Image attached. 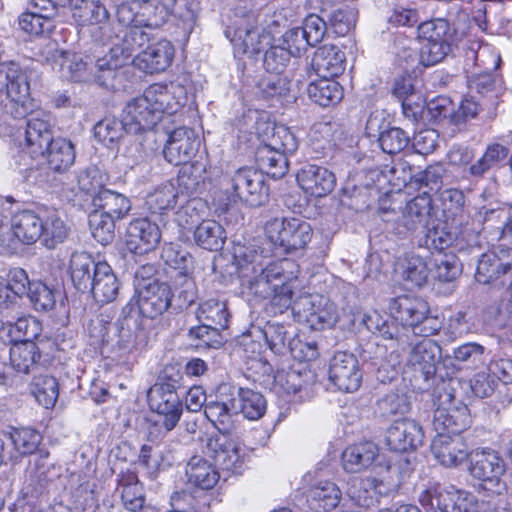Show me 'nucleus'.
<instances>
[{
  "instance_id": "34",
  "label": "nucleus",
  "mask_w": 512,
  "mask_h": 512,
  "mask_svg": "<svg viewBox=\"0 0 512 512\" xmlns=\"http://www.w3.org/2000/svg\"><path fill=\"white\" fill-rule=\"evenodd\" d=\"M255 161L262 174L279 179L286 175L289 169L287 154L261 144L255 151Z\"/></svg>"
},
{
  "instance_id": "15",
  "label": "nucleus",
  "mask_w": 512,
  "mask_h": 512,
  "mask_svg": "<svg viewBox=\"0 0 512 512\" xmlns=\"http://www.w3.org/2000/svg\"><path fill=\"white\" fill-rule=\"evenodd\" d=\"M200 140L195 131L188 127L174 129L163 149V156L173 165H184L196 154Z\"/></svg>"
},
{
  "instance_id": "26",
  "label": "nucleus",
  "mask_w": 512,
  "mask_h": 512,
  "mask_svg": "<svg viewBox=\"0 0 512 512\" xmlns=\"http://www.w3.org/2000/svg\"><path fill=\"white\" fill-rule=\"evenodd\" d=\"M43 210H22L12 216L13 233L24 244H33L43 235Z\"/></svg>"
},
{
  "instance_id": "20",
  "label": "nucleus",
  "mask_w": 512,
  "mask_h": 512,
  "mask_svg": "<svg viewBox=\"0 0 512 512\" xmlns=\"http://www.w3.org/2000/svg\"><path fill=\"white\" fill-rule=\"evenodd\" d=\"M388 309L390 316L401 323L400 327L408 326L411 330L426 313H430L426 301L410 295H401L390 299Z\"/></svg>"
},
{
  "instance_id": "63",
  "label": "nucleus",
  "mask_w": 512,
  "mask_h": 512,
  "mask_svg": "<svg viewBox=\"0 0 512 512\" xmlns=\"http://www.w3.org/2000/svg\"><path fill=\"white\" fill-rule=\"evenodd\" d=\"M221 329L214 324L201 323L189 329L188 338L197 347L218 348L222 345Z\"/></svg>"
},
{
  "instance_id": "60",
  "label": "nucleus",
  "mask_w": 512,
  "mask_h": 512,
  "mask_svg": "<svg viewBox=\"0 0 512 512\" xmlns=\"http://www.w3.org/2000/svg\"><path fill=\"white\" fill-rule=\"evenodd\" d=\"M341 495L342 493L337 485L330 481L320 482L309 491V499L325 511L337 507Z\"/></svg>"
},
{
  "instance_id": "64",
  "label": "nucleus",
  "mask_w": 512,
  "mask_h": 512,
  "mask_svg": "<svg viewBox=\"0 0 512 512\" xmlns=\"http://www.w3.org/2000/svg\"><path fill=\"white\" fill-rule=\"evenodd\" d=\"M115 219L94 211L89 216L93 238L102 245L110 244L115 238Z\"/></svg>"
},
{
  "instance_id": "12",
  "label": "nucleus",
  "mask_w": 512,
  "mask_h": 512,
  "mask_svg": "<svg viewBox=\"0 0 512 512\" xmlns=\"http://www.w3.org/2000/svg\"><path fill=\"white\" fill-rule=\"evenodd\" d=\"M329 380L343 392L357 391L362 381L358 359L347 351L336 352L329 364Z\"/></svg>"
},
{
  "instance_id": "55",
  "label": "nucleus",
  "mask_w": 512,
  "mask_h": 512,
  "mask_svg": "<svg viewBox=\"0 0 512 512\" xmlns=\"http://www.w3.org/2000/svg\"><path fill=\"white\" fill-rule=\"evenodd\" d=\"M31 392L40 405L52 408L59 396V384L53 376H35L31 384Z\"/></svg>"
},
{
  "instance_id": "25",
  "label": "nucleus",
  "mask_w": 512,
  "mask_h": 512,
  "mask_svg": "<svg viewBox=\"0 0 512 512\" xmlns=\"http://www.w3.org/2000/svg\"><path fill=\"white\" fill-rule=\"evenodd\" d=\"M52 124L47 116L32 114L27 120L25 143L33 155H45V149L54 140Z\"/></svg>"
},
{
  "instance_id": "28",
  "label": "nucleus",
  "mask_w": 512,
  "mask_h": 512,
  "mask_svg": "<svg viewBox=\"0 0 512 512\" xmlns=\"http://www.w3.org/2000/svg\"><path fill=\"white\" fill-rule=\"evenodd\" d=\"M207 448L215 465L219 466L222 470L240 473L243 461L239 454V449L233 441L212 437L208 440Z\"/></svg>"
},
{
  "instance_id": "35",
  "label": "nucleus",
  "mask_w": 512,
  "mask_h": 512,
  "mask_svg": "<svg viewBox=\"0 0 512 512\" xmlns=\"http://www.w3.org/2000/svg\"><path fill=\"white\" fill-rule=\"evenodd\" d=\"M48 166L57 173L68 171L75 162L74 144L66 138H55L45 149Z\"/></svg>"
},
{
  "instance_id": "54",
  "label": "nucleus",
  "mask_w": 512,
  "mask_h": 512,
  "mask_svg": "<svg viewBox=\"0 0 512 512\" xmlns=\"http://www.w3.org/2000/svg\"><path fill=\"white\" fill-rule=\"evenodd\" d=\"M398 269L404 281L421 287L428 278V268L424 259L415 254H408L398 263Z\"/></svg>"
},
{
  "instance_id": "51",
  "label": "nucleus",
  "mask_w": 512,
  "mask_h": 512,
  "mask_svg": "<svg viewBox=\"0 0 512 512\" xmlns=\"http://www.w3.org/2000/svg\"><path fill=\"white\" fill-rule=\"evenodd\" d=\"M169 16H174L182 23L185 31L191 32L195 27L201 10L199 0H166Z\"/></svg>"
},
{
  "instance_id": "5",
  "label": "nucleus",
  "mask_w": 512,
  "mask_h": 512,
  "mask_svg": "<svg viewBox=\"0 0 512 512\" xmlns=\"http://www.w3.org/2000/svg\"><path fill=\"white\" fill-rule=\"evenodd\" d=\"M264 230L271 244L286 254L305 250L313 238L310 223L296 217L272 218Z\"/></svg>"
},
{
  "instance_id": "6",
  "label": "nucleus",
  "mask_w": 512,
  "mask_h": 512,
  "mask_svg": "<svg viewBox=\"0 0 512 512\" xmlns=\"http://www.w3.org/2000/svg\"><path fill=\"white\" fill-rule=\"evenodd\" d=\"M93 39L103 45H111L112 57L125 62L151 39L150 33L139 25L127 28L104 24L91 29Z\"/></svg>"
},
{
  "instance_id": "14",
  "label": "nucleus",
  "mask_w": 512,
  "mask_h": 512,
  "mask_svg": "<svg viewBox=\"0 0 512 512\" xmlns=\"http://www.w3.org/2000/svg\"><path fill=\"white\" fill-rule=\"evenodd\" d=\"M432 211V198L427 192L408 201L396 222L395 233L406 237L427 226Z\"/></svg>"
},
{
  "instance_id": "8",
  "label": "nucleus",
  "mask_w": 512,
  "mask_h": 512,
  "mask_svg": "<svg viewBox=\"0 0 512 512\" xmlns=\"http://www.w3.org/2000/svg\"><path fill=\"white\" fill-rule=\"evenodd\" d=\"M234 386L222 384L217 390L215 400L207 402L204 415L224 436H232L239 428L240 416L235 400Z\"/></svg>"
},
{
  "instance_id": "10",
  "label": "nucleus",
  "mask_w": 512,
  "mask_h": 512,
  "mask_svg": "<svg viewBox=\"0 0 512 512\" xmlns=\"http://www.w3.org/2000/svg\"><path fill=\"white\" fill-rule=\"evenodd\" d=\"M409 348L407 366L413 371L416 379H422L427 387L436 376L437 366L441 359V347L432 339H422L409 344L401 350Z\"/></svg>"
},
{
  "instance_id": "37",
  "label": "nucleus",
  "mask_w": 512,
  "mask_h": 512,
  "mask_svg": "<svg viewBox=\"0 0 512 512\" xmlns=\"http://www.w3.org/2000/svg\"><path fill=\"white\" fill-rule=\"evenodd\" d=\"M39 322L33 317H20L16 322H8L0 328V340L4 343L33 341L39 334Z\"/></svg>"
},
{
  "instance_id": "22",
  "label": "nucleus",
  "mask_w": 512,
  "mask_h": 512,
  "mask_svg": "<svg viewBox=\"0 0 512 512\" xmlns=\"http://www.w3.org/2000/svg\"><path fill=\"white\" fill-rule=\"evenodd\" d=\"M431 452L446 467H456L468 456L466 444L460 435L436 434L431 444Z\"/></svg>"
},
{
  "instance_id": "7",
  "label": "nucleus",
  "mask_w": 512,
  "mask_h": 512,
  "mask_svg": "<svg viewBox=\"0 0 512 512\" xmlns=\"http://www.w3.org/2000/svg\"><path fill=\"white\" fill-rule=\"evenodd\" d=\"M449 386L443 381L434 391L439 404L433 414L432 426L436 434L460 435L471 423L469 409L462 402L454 403V394Z\"/></svg>"
},
{
  "instance_id": "42",
  "label": "nucleus",
  "mask_w": 512,
  "mask_h": 512,
  "mask_svg": "<svg viewBox=\"0 0 512 512\" xmlns=\"http://www.w3.org/2000/svg\"><path fill=\"white\" fill-rule=\"evenodd\" d=\"M41 358V353L34 341L11 343L10 363L18 373L28 374Z\"/></svg>"
},
{
  "instance_id": "61",
  "label": "nucleus",
  "mask_w": 512,
  "mask_h": 512,
  "mask_svg": "<svg viewBox=\"0 0 512 512\" xmlns=\"http://www.w3.org/2000/svg\"><path fill=\"white\" fill-rule=\"evenodd\" d=\"M180 197L175 187L167 183L158 187L146 197V205L152 213H161L164 210L174 208Z\"/></svg>"
},
{
  "instance_id": "29",
  "label": "nucleus",
  "mask_w": 512,
  "mask_h": 512,
  "mask_svg": "<svg viewBox=\"0 0 512 512\" xmlns=\"http://www.w3.org/2000/svg\"><path fill=\"white\" fill-rule=\"evenodd\" d=\"M88 292L94 300L100 304H108L115 301L119 295L120 283L113 269L107 262L100 263V269L96 277L92 278Z\"/></svg>"
},
{
  "instance_id": "40",
  "label": "nucleus",
  "mask_w": 512,
  "mask_h": 512,
  "mask_svg": "<svg viewBox=\"0 0 512 512\" xmlns=\"http://www.w3.org/2000/svg\"><path fill=\"white\" fill-rule=\"evenodd\" d=\"M118 488L122 489L121 500L127 510L137 512L144 507L143 486L136 473L132 471L121 473L118 478Z\"/></svg>"
},
{
  "instance_id": "41",
  "label": "nucleus",
  "mask_w": 512,
  "mask_h": 512,
  "mask_svg": "<svg viewBox=\"0 0 512 512\" xmlns=\"http://www.w3.org/2000/svg\"><path fill=\"white\" fill-rule=\"evenodd\" d=\"M238 415L241 413L249 420H258L266 412V399L260 392L249 388L234 386Z\"/></svg>"
},
{
  "instance_id": "46",
  "label": "nucleus",
  "mask_w": 512,
  "mask_h": 512,
  "mask_svg": "<svg viewBox=\"0 0 512 512\" xmlns=\"http://www.w3.org/2000/svg\"><path fill=\"white\" fill-rule=\"evenodd\" d=\"M453 359L460 369L477 370L486 365V348L476 342L464 343L453 350Z\"/></svg>"
},
{
  "instance_id": "3",
  "label": "nucleus",
  "mask_w": 512,
  "mask_h": 512,
  "mask_svg": "<svg viewBox=\"0 0 512 512\" xmlns=\"http://www.w3.org/2000/svg\"><path fill=\"white\" fill-rule=\"evenodd\" d=\"M259 17L257 11L236 9L232 25L225 30L235 55H257L272 43L273 36L270 31L260 27Z\"/></svg>"
},
{
  "instance_id": "2",
  "label": "nucleus",
  "mask_w": 512,
  "mask_h": 512,
  "mask_svg": "<svg viewBox=\"0 0 512 512\" xmlns=\"http://www.w3.org/2000/svg\"><path fill=\"white\" fill-rule=\"evenodd\" d=\"M170 100V92L158 84L151 85L141 96L130 100L122 111L128 133L151 131L161 120L163 113H175L177 108L171 105Z\"/></svg>"
},
{
  "instance_id": "58",
  "label": "nucleus",
  "mask_w": 512,
  "mask_h": 512,
  "mask_svg": "<svg viewBox=\"0 0 512 512\" xmlns=\"http://www.w3.org/2000/svg\"><path fill=\"white\" fill-rule=\"evenodd\" d=\"M161 259L165 264L175 271L181 277L187 276L192 267L193 258L188 251L181 246L173 243L165 244L162 248Z\"/></svg>"
},
{
  "instance_id": "11",
  "label": "nucleus",
  "mask_w": 512,
  "mask_h": 512,
  "mask_svg": "<svg viewBox=\"0 0 512 512\" xmlns=\"http://www.w3.org/2000/svg\"><path fill=\"white\" fill-rule=\"evenodd\" d=\"M506 277H512V248L499 246L480 256L475 273L477 282L502 285Z\"/></svg>"
},
{
  "instance_id": "49",
  "label": "nucleus",
  "mask_w": 512,
  "mask_h": 512,
  "mask_svg": "<svg viewBox=\"0 0 512 512\" xmlns=\"http://www.w3.org/2000/svg\"><path fill=\"white\" fill-rule=\"evenodd\" d=\"M128 133L126 120L107 116L94 125V137L106 146L118 143Z\"/></svg>"
},
{
  "instance_id": "52",
  "label": "nucleus",
  "mask_w": 512,
  "mask_h": 512,
  "mask_svg": "<svg viewBox=\"0 0 512 512\" xmlns=\"http://www.w3.org/2000/svg\"><path fill=\"white\" fill-rule=\"evenodd\" d=\"M296 268L297 265L294 261L285 258L270 262L261 268V273L279 289L284 285H292L297 279Z\"/></svg>"
},
{
  "instance_id": "16",
  "label": "nucleus",
  "mask_w": 512,
  "mask_h": 512,
  "mask_svg": "<svg viewBox=\"0 0 512 512\" xmlns=\"http://www.w3.org/2000/svg\"><path fill=\"white\" fill-rule=\"evenodd\" d=\"M138 308L143 317L154 319L171 309L172 290L167 283L150 281L139 284Z\"/></svg>"
},
{
  "instance_id": "24",
  "label": "nucleus",
  "mask_w": 512,
  "mask_h": 512,
  "mask_svg": "<svg viewBox=\"0 0 512 512\" xmlns=\"http://www.w3.org/2000/svg\"><path fill=\"white\" fill-rule=\"evenodd\" d=\"M379 447L372 441H363L348 446L342 453L343 469L349 473H360L370 468L379 457Z\"/></svg>"
},
{
  "instance_id": "48",
  "label": "nucleus",
  "mask_w": 512,
  "mask_h": 512,
  "mask_svg": "<svg viewBox=\"0 0 512 512\" xmlns=\"http://www.w3.org/2000/svg\"><path fill=\"white\" fill-rule=\"evenodd\" d=\"M92 66L90 57L84 59L79 54L66 53L61 63V74L74 82H88L92 80Z\"/></svg>"
},
{
  "instance_id": "39",
  "label": "nucleus",
  "mask_w": 512,
  "mask_h": 512,
  "mask_svg": "<svg viewBox=\"0 0 512 512\" xmlns=\"http://www.w3.org/2000/svg\"><path fill=\"white\" fill-rule=\"evenodd\" d=\"M189 483L203 490L212 489L219 481L218 471L201 456H193L186 466Z\"/></svg>"
},
{
  "instance_id": "57",
  "label": "nucleus",
  "mask_w": 512,
  "mask_h": 512,
  "mask_svg": "<svg viewBox=\"0 0 512 512\" xmlns=\"http://www.w3.org/2000/svg\"><path fill=\"white\" fill-rule=\"evenodd\" d=\"M73 17L80 25H94L93 28L110 24L107 22L109 12L98 0H85V3L73 12Z\"/></svg>"
},
{
  "instance_id": "59",
  "label": "nucleus",
  "mask_w": 512,
  "mask_h": 512,
  "mask_svg": "<svg viewBox=\"0 0 512 512\" xmlns=\"http://www.w3.org/2000/svg\"><path fill=\"white\" fill-rule=\"evenodd\" d=\"M166 0L153 3L150 0H141L140 25L144 28L156 29L164 25L169 18V9Z\"/></svg>"
},
{
  "instance_id": "23",
  "label": "nucleus",
  "mask_w": 512,
  "mask_h": 512,
  "mask_svg": "<svg viewBox=\"0 0 512 512\" xmlns=\"http://www.w3.org/2000/svg\"><path fill=\"white\" fill-rule=\"evenodd\" d=\"M361 323L372 333H377L384 339L395 342L398 348H404L409 344V330L400 327L395 320L384 316L378 311L364 314Z\"/></svg>"
},
{
  "instance_id": "17",
  "label": "nucleus",
  "mask_w": 512,
  "mask_h": 512,
  "mask_svg": "<svg viewBox=\"0 0 512 512\" xmlns=\"http://www.w3.org/2000/svg\"><path fill=\"white\" fill-rule=\"evenodd\" d=\"M386 444L395 452L415 451L422 445V426L413 419L404 418L393 422L386 431Z\"/></svg>"
},
{
  "instance_id": "9",
  "label": "nucleus",
  "mask_w": 512,
  "mask_h": 512,
  "mask_svg": "<svg viewBox=\"0 0 512 512\" xmlns=\"http://www.w3.org/2000/svg\"><path fill=\"white\" fill-rule=\"evenodd\" d=\"M470 474L482 481V488L492 494L501 495L506 483L501 479L505 464L499 454L491 449L477 450L470 454Z\"/></svg>"
},
{
  "instance_id": "43",
  "label": "nucleus",
  "mask_w": 512,
  "mask_h": 512,
  "mask_svg": "<svg viewBox=\"0 0 512 512\" xmlns=\"http://www.w3.org/2000/svg\"><path fill=\"white\" fill-rule=\"evenodd\" d=\"M43 235L40 240L48 249H54L68 236V227L55 210H43Z\"/></svg>"
},
{
  "instance_id": "53",
  "label": "nucleus",
  "mask_w": 512,
  "mask_h": 512,
  "mask_svg": "<svg viewBox=\"0 0 512 512\" xmlns=\"http://www.w3.org/2000/svg\"><path fill=\"white\" fill-rule=\"evenodd\" d=\"M289 327L278 322H267L263 329V335L269 348L275 354H284L287 351H293L292 336L293 333L289 331Z\"/></svg>"
},
{
  "instance_id": "19",
  "label": "nucleus",
  "mask_w": 512,
  "mask_h": 512,
  "mask_svg": "<svg viewBox=\"0 0 512 512\" xmlns=\"http://www.w3.org/2000/svg\"><path fill=\"white\" fill-rule=\"evenodd\" d=\"M299 186L314 197H325L336 185V177L329 169L315 164H306L296 175Z\"/></svg>"
},
{
  "instance_id": "4",
  "label": "nucleus",
  "mask_w": 512,
  "mask_h": 512,
  "mask_svg": "<svg viewBox=\"0 0 512 512\" xmlns=\"http://www.w3.org/2000/svg\"><path fill=\"white\" fill-rule=\"evenodd\" d=\"M418 34L427 40L419 53V62L425 67L436 65L445 59L459 40L457 30L444 18L422 22L418 26Z\"/></svg>"
},
{
  "instance_id": "50",
  "label": "nucleus",
  "mask_w": 512,
  "mask_h": 512,
  "mask_svg": "<svg viewBox=\"0 0 512 512\" xmlns=\"http://www.w3.org/2000/svg\"><path fill=\"white\" fill-rule=\"evenodd\" d=\"M123 61L112 57L109 53L93 62L92 79L102 87L107 89L116 88V77Z\"/></svg>"
},
{
  "instance_id": "38",
  "label": "nucleus",
  "mask_w": 512,
  "mask_h": 512,
  "mask_svg": "<svg viewBox=\"0 0 512 512\" xmlns=\"http://www.w3.org/2000/svg\"><path fill=\"white\" fill-rule=\"evenodd\" d=\"M334 77H320L308 85L309 98L322 107L333 106L343 98L342 86Z\"/></svg>"
},
{
  "instance_id": "56",
  "label": "nucleus",
  "mask_w": 512,
  "mask_h": 512,
  "mask_svg": "<svg viewBox=\"0 0 512 512\" xmlns=\"http://www.w3.org/2000/svg\"><path fill=\"white\" fill-rule=\"evenodd\" d=\"M508 154L509 149L507 147L498 143L491 144L486 148L483 156L470 165L468 172L472 177H483L486 172L506 159Z\"/></svg>"
},
{
  "instance_id": "45",
  "label": "nucleus",
  "mask_w": 512,
  "mask_h": 512,
  "mask_svg": "<svg viewBox=\"0 0 512 512\" xmlns=\"http://www.w3.org/2000/svg\"><path fill=\"white\" fill-rule=\"evenodd\" d=\"M326 24L330 32L345 36L355 26L357 12L349 6L323 7Z\"/></svg>"
},
{
  "instance_id": "33",
  "label": "nucleus",
  "mask_w": 512,
  "mask_h": 512,
  "mask_svg": "<svg viewBox=\"0 0 512 512\" xmlns=\"http://www.w3.org/2000/svg\"><path fill=\"white\" fill-rule=\"evenodd\" d=\"M304 305L310 306L306 320L315 329L332 328L339 320L337 306L327 298H306Z\"/></svg>"
},
{
  "instance_id": "18",
  "label": "nucleus",
  "mask_w": 512,
  "mask_h": 512,
  "mask_svg": "<svg viewBox=\"0 0 512 512\" xmlns=\"http://www.w3.org/2000/svg\"><path fill=\"white\" fill-rule=\"evenodd\" d=\"M161 240V232L158 225L148 218L132 220L125 232V244L127 249L134 254H146L153 251Z\"/></svg>"
},
{
  "instance_id": "47",
  "label": "nucleus",
  "mask_w": 512,
  "mask_h": 512,
  "mask_svg": "<svg viewBox=\"0 0 512 512\" xmlns=\"http://www.w3.org/2000/svg\"><path fill=\"white\" fill-rule=\"evenodd\" d=\"M194 239L198 246L209 250L222 249L226 239L224 228L215 220H203L194 231Z\"/></svg>"
},
{
  "instance_id": "13",
  "label": "nucleus",
  "mask_w": 512,
  "mask_h": 512,
  "mask_svg": "<svg viewBox=\"0 0 512 512\" xmlns=\"http://www.w3.org/2000/svg\"><path fill=\"white\" fill-rule=\"evenodd\" d=\"M180 392L164 386H152L147 394L150 408L163 416L162 425L166 431L173 430L183 413Z\"/></svg>"
},
{
  "instance_id": "1",
  "label": "nucleus",
  "mask_w": 512,
  "mask_h": 512,
  "mask_svg": "<svg viewBox=\"0 0 512 512\" xmlns=\"http://www.w3.org/2000/svg\"><path fill=\"white\" fill-rule=\"evenodd\" d=\"M29 96L27 72L14 61L0 63V136L11 133L10 119L28 114Z\"/></svg>"
},
{
  "instance_id": "36",
  "label": "nucleus",
  "mask_w": 512,
  "mask_h": 512,
  "mask_svg": "<svg viewBox=\"0 0 512 512\" xmlns=\"http://www.w3.org/2000/svg\"><path fill=\"white\" fill-rule=\"evenodd\" d=\"M92 204L95 211L115 220L126 217L131 209L130 200L126 196L109 189L95 195Z\"/></svg>"
},
{
  "instance_id": "44",
  "label": "nucleus",
  "mask_w": 512,
  "mask_h": 512,
  "mask_svg": "<svg viewBox=\"0 0 512 512\" xmlns=\"http://www.w3.org/2000/svg\"><path fill=\"white\" fill-rule=\"evenodd\" d=\"M196 317L200 323L214 324L220 328H228L231 314L227 303L218 298H210L200 302Z\"/></svg>"
},
{
  "instance_id": "30",
  "label": "nucleus",
  "mask_w": 512,
  "mask_h": 512,
  "mask_svg": "<svg viewBox=\"0 0 512 512\" xmlns=\"http://www.w3.org/2000/svg\"><path fill=\"white\" fill-rule=\"evenodd\" d=\"M346 58L335 45L319 47L312 58L311 66L319 77H336L344 70Z\"/></svg>"
},
{
  "instance_id": "32",
  "label": "nucleus",
  "mask_w": 512,
  "mask_h": 512,
  "mask_svg": "<svg viewBox=\"0 0 512 512\" xmlns=\"http://www.w3.org/2000/svg\"><path fill=\"white\" fill-rule=\"evenodd\" d=\"M206 164L201 161L181 165L177 175L178 193L181 197H191L205 188Z\"/></svg>"
},
{
  "instance_id": "62",
  "label": "nucleus",
  "mask_w": 512,
  "mask_h": 512,
  "mask_svg": "<svg viewBox=\"0 0 512 512\" xmlns=\"http://www.w3.org/2000/svg\"><path fill=\"white\" fill-rule=\"evenodd\" d=\"M258 89L263 99L286 98L290 92V81L281 73H270L261 78Z\"/></svg>"
},
{
  "instance_id": "31",
  "label": "nucleus",
  "mask_w": 512,
  "mask_h": 512,
  "mask_svg": "<svg viewBox=\"0 0 512 512\" xmlns=\"http://www.w3.org/2000/svg\"><path fill=\"white\" fill-rule=\"evenodd\" d=\"M463 50L466 71L495 70L499 65L500 57L478 40H468Z\"/></svg>"
},
{
  "instance_id": "21",
  "label": "nucleus",
  "mask_w": 512,
  "mask_h": 512,
  "mask_svg": "<svg viewBox=\"0 0 512 512\" xmlns=\"http://www.w3.org/2000/svg\"><path fill=\"white\" fill-rule=\"evenodd\" d=\"M175 49L168 40H160L149 45L135 58L136 66L146 73L154 74L165 71L174 59Z\"/></svg>"
},
{
  "instance_id": "27",
  "label": "nucleus",
  "mask_w": 512,
  "mask_h": 512,
  "mask_svg": "<svg viewBox=\"0 0 512 512\" xmlns=\"http://www.w3.org/2000/svg\"><path fill=\"white\" fill-rule=\"evenodd\" d=\"M100 263L96 262L87 252H74L70 257L69 273L74 287L81 292H88L92 278L96 277L100 269Z\"/></svg>"
}]
</instances>
